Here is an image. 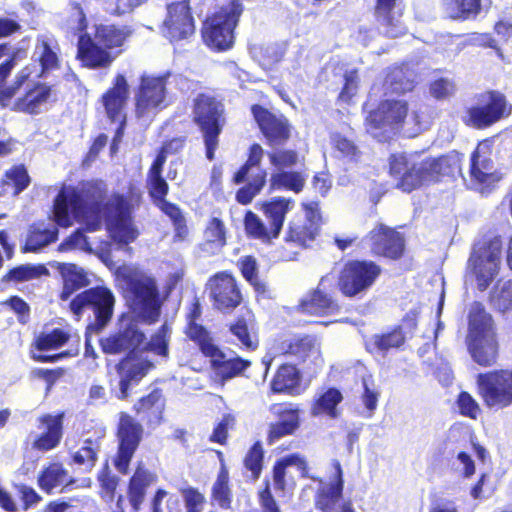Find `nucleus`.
Listing matches in <instances>:
<instances>
[{
	"label": "nucleus",
	"mask_w": 512,
	"mask_h": 512,
	"mask_svg": "<svg viewBox=\"0 0 512 512\" xmlns=\"http://www.w3.org/2000/svg\"><path fill=\"white\" fill-rule=\"evenodd\" d=\"M142 202L143 193L132 181L125 193L113 192L109 197L101 181H83L60 188L53 200L51 219L61 228L72 226L74 219H82L90 231L99 229L103 219L112 239L128 245L139 235L133 214Z\"/></svg>",
	"instance_id": "1"
},
{
	"label": "nucleus",
	"mask_w": 512,
	"mask_h": 512,
	"mask_svg": "<svg viewBox=\"0 0 512 512\" xmlns=\"http://www.w3.org/2000/svg\"><path fill=\"white\" fill-rule=\"evenodd\" d=\"M417 154L395 152L388 157V174L395 188L403 193L409 194L461 174L464 155L456 150L426 157L421 162L416 160Z\"/></svg>",
	"instance_id": "2"
},
{
	"label": "nucleus",
	"mask_w": 512,
	"mask_h": 512,
	"mask_svg": "<svg viewBox=\"0 0 512 512\" xmlns=\"http://www.w3.org/2000/svg\"><path fill=\"white\" fill-rule=\"evenodd\" d=\"M71 5L78 13L77 28L83 32L78 37L76 59L81 67L87 69L109 68L116 57L125 51L133 29L128 25L100 23L94 25L92 34L86 33L87 19L81 4L73 2Z\"/></svg>",
	"instance_id": "3"
},
{
	"label": "nucleus",
	"mask_w": 512,
	"mask_h": 512,
	"mask_svg": "<svg viewBox=\"0 0 512 512\" xmlns=\"http://www.w3.org/2000/svg\"><path fill=\"white\" fill-rule=\"evenodd\" d=\"M16 66V58L10 55L0 63V107L15 113L30 116L39 115L47 105L57 101L54 85L34 81L28 85L23 93L18 96L22 86L28 82L32 75L31 65H25L14 76L11 84H7Z\"/></svg>",
	"instance_id": "4"
},
{
	"label": "nucleus",
	"mask_w": 512,
	"mask_h": 512,
	"mask_svg": "<svg viewBox=\"0 0 512 512\" xmlns=\"http://www.w3.org/2000/svg\"><path fill=\"white\" fill-rule=\"evenodd\" d=\"M189 82L186 76L172 71H165L158 75H141L134 96L136 118H146L167 108L171 103L170 89L174 88L182 92Z\"/></svg>",
	"instance_id": "5"
},
{
	"label": "nucleus",
	"mask_w": 512,
	"mask_h": 512,
	"mask_svg": "<svg viewBox=\"0 0 512 512\" xmlns=\"http://www.w3.org/2000/svg\"><path fill=\"white\" fill-rule=\"evenodd\" d=\"M467 348L472 359L482 367L493 366L498 358L499 344L493 317L484 304L473 301L467 315Z\"/></svg>",
	"instance_id": "6"
},
{
	"label": "nucleus",
	"mask_w": 512,
	"mask_h": 512,
	"mask_svg": "<svg viewBox=\"0 0 512 512\" xmlns=\"http://www.w3.org/2000/svg\"><path fill=\"white\" fill-rule=\"evenodd\" d=\"M115 304L113 291L105 285H96L76 294L69 302V310L76 319H80L86 312L93 314V319L85 328L87 339L91 335H99L107 328L113 319Z\"/></svg>",
	"instance_id": "7"
},
{
	"label": "nucleus",
	"mask_w": 512,
	"mask_h": 512,
	"mask_svg": "<svg viewBox=\"0 0 512 512\" xmlns=\"http://www.w3.org/2000/svg\"><path fill=\"white\" fill-rule=\"evenodd\" d=\"M192 122L201 132L206 158L214 160L219 146V136L226 124L223 100L212 93H198L192 100Z\"/></svg>",
	"instance_id": "8"
},
{
	"label": "nucleus",
	"mask_w": 512,
	"mask_h": 512,
	"mask_svg": "<svg viewBox=\"0 0 512 512\" xmlns=\"http://www.w3.org/2000/svg\"><path fill=\"white\" fill-rule=\"evenodd\" d=\"M502 240L500 236L484 238L474 247L466 264V275L476 284L478 291L485 292L501 269Z\"/></svg>",
	"instance_id": "9"
},
{
	"label": "nucleus",
	"mask_w": 512,
	"mask_h": 512,
	"mask_svg": "<svg viewBox=\"0 0 512 512\" xmlns=\"http://www.w3.org/2000/svg\"><path fill=\"white\" fill-rule=\"evenodd\" d=\"M243 12L241 0H231L203 22V42L214 51H226L234 44V30Z\"/></svg>",
	"instance_id": "10"
},
{
	"label": "nucleus",
	"mask_w": 512,
	"mask_h": 512,
	"mask_svg": "<svg viewBox=\"0 0 512 512\" xmlns=\"http://www.w3.org/2000/svg\"><path fill=\"white\" fill-rule=\"evenodd\" d=\"M247 158L235 171L232 182L243 184L235 193V200L240 205H249L258 196L267 183L268 172L262 167L263 147L255 142L247 150Z\"/></svg>",
	"instance_id": "11"
},
{
	"label": "nucleus",
	"mask_w": 512,
	"mask_h": 512,
	"mask_svg": "<svg viewBox=\"0 0 512 512\" xmlns=\"http://www.w3.org/2000/svg\"><path fill=\"white\" fill-rule=\"evenodd\" d=\"M511 113L512 105L502 92L485 90L465 109L462 122L467 127L484 130L509 117Z\"/></svg>",
	"instance_id": "12"
},
{
	"label": "nucleus",
	"mask_w": 512,
	"mask_h": 512,
	"mask_svg": "<svg viewBox=\"0 0 512 512\" xmlns=\"http://www.w3.org/2000/svg\"><path fill=\"white\" fill-rule=\"evenodd\" d=\"M381 273V266L373 260L349 259L339 272L337 287L345 297H362L376 283Z\"/></svg>",
	"instance_id": "13"
},
{
	"label": "nucleus",
	"mask_w": 512,
	"mask_h": 512,
	"mask_svg": "<svg viewBox=\"0 0 512 512\" xmlns=\"http://www.w3.org/2000/svg\"><path fill=\"white\" fill-rule=\"evenodd\" d=\"M329 481H320L314 493V507L318 512H357L353 501L345 497V480L341 464L335 461Z\"/></svg>",
	"instance_id": "14"
},
{
	"label": "nucleus",
	"mask_w": 512,
	"mask_h": 512,
	"mask_svg": "<svg viewBox=\"0 0 512 512\" xmlns=\"http://www.w3.org/2000/svg\"><path fill=\"white\" fill-rule=\"evenodd\" d=\"M270 350L272 358H291L296 365L321 356V345L315 335L311 334H278L272 341Z\"/></svg>",
	"instance_id": "15"
},
{
	"label": "nucleus",
	"mask_w": 512,
	"mask_h": 512,
	"mask_svg": "<svg viewBox=\"0 0 512 512\" xmlns=\"http://www.w3.org/2000/svg\"><path fill=\"white\" fill-rule=\"evenodd\" d=\"M477 390L484 405L503 409L512 404V369H499L477 375Z\"/></svg>",
	"instance_id": "16"
},
{
	"label": "nucleus",
	"mask_w": 512,
	"mask_h": 512,
	"mask_svg": "<svg viewBox=\"0 0 512 512\" xmlns=\"http://www.w3.org/2000/svg\"><path fill=\"white\" fill-rule=\"evenodd\" d=\"M143 426L127 412L119 413L116 436L118 440L114 466L121 474L128 473L130 462L142 440Z\"/></svg>",
	"instance_id": "17"
},
{
	"label": "nucleus",
	"mask_w": 512,
	"mask_h": 512,
	"mask_svg": "<svg viewBox=\"0 0 512 512\" xmlns=\"http://www.w3.org/2000/svg\"><path fill=\"white\" fill-rule=\"evenodd\" d=\"M250 111L268 147H283L289 142L293 126L285 115L275 114L260 104L251 105Z\"/></svg>",
	"instance_id": "18"
},
{
	"label": "nucleus",
	"mask_w": 512,
	"mask_h": 512,
	"mask_svg": "<svg viewBox=\"0 0 512 512\" xmlns=\"http://www.w3.org/2000/svg\"><path fill=\"white\" fill-rule=\"evenodd\" d=\"M372 256L398 261L405 255L406 238L396 227L377 223L364 237Z\"/></svg>",
	"instance_id": "19"
},
{
	"label": "nucleus",
	"mask_w": 512,
	"mask_h": 512,
	"mask_svg": "<svg viewBox=\"0 0 512 512\" xmlns=\"http://www.w3.org/2000/svg\"><path fill=\"white\" fill-rule=\"evenodd\" d=\"M148 194L154 205L169 217L173 228L174 242H182L186 240L189 234L186 218L182 209L175 203L166 199L169 193V185L167 181L161 177L147 179Z\"/></svg>",
	"instance_id": "20"
},
{
	"label": "nucleus",
	"mask_w": 512,
	"mask_h": 512,
	"mask_svg": "<svg viewBox=\"0 0 512 512\" xmlns=\"http://www.w3.org/2000/svg\"><path fill=\"white\" fill-rule=\"evenodd\" d=\"M161 25L162 35L171 43L187 40L195 34V20L190 0L169 3Z\"/></svg>",
	"instance_id": "21"
},
{
	"label": "nucleus",
	"mask_w": 512,
	"mask_h": 512,
	"mask_svg": "<svg viewBox=\"0 0 512 512\" xmlns=\"http://www.w3.org/2000/svg\"><path fill=\"white\" fill-rule=\"evenodd\" d=\"M154 362L141 351L123 355L115 364V371L119 376V400H126L130 396L132 385H138L153 369Z\"/></svg>",
	"instance_id": "22"
},
{
	"label": "nucleus",
	"mask_w": 512,
	"mask_h": 512,
	"mask_svg": "<svg viewBox=\"0 0 512 512\" xmlns=\"http://www.w3.org/2000/svg\"><path fill=\"white\" fill-rule=\"evenodd\" d=\"M207 288L213 308L218 311L231 312L243 301L238 281L230 271H220L212 275Z\"/></svg>",
	"instance_id": "23"
},
{
	"label": "nucleus",
	"mask_w": 512,
	"mask_h": 512,
	"mask_svg": "<svg viewBox=\"0 0 512 512\" xmlns=\"http://www.w3.org/2000/svg\"><path fill=\"white\" fill-rule=\"evenodd\" d=\"M198 348L203 356L209 358L210 368L221 383L242 376L252 365L249 359L238 355L228 358L224 351L214 343L213 338Z\"/></svg>",
	"instance_id": "24"
},
{
	"label": "nucleus",
	"mask_w": 512,
	"mask_h": 512,
	"mask_svg": "<svg viewBox=\"0 0 512 512\" xmlns=\"http://www.w3.org/2000/svg\"><path fill=\"white\" fill-rule=\"evenodd\" d=\"M158 480L157 474L142 464H138L127 484V496L118 495L111 512H126L127 502L132 512H139L147 490Z\"/></svg>",
	"instance_id": "25"
},
{
	"label": "nucleus",
	"mask_w": 512,
	"mask_h": 512,
	"mask_svg": "<svg viewBox=\"0 0 512 512\" xmlns=\"http://www.w3.org/2000/svg\"><path fill=\"white\" fill-rule=\"evenodd\" d=\"M146 336L135 323L120 326L99 340V346L105 355H120L137 352L144 344Z\"/></svg>",
	"instance_id": "26"
},
{
	"label": "nucleus",
	"mask_w": 512,
	"mask_h": 512,
	"mask_svg": "<svg viewBox=\"0 0 512 512\" xmlns=\"http://www.w3.org/2000/svg\"><path fill=\"white\" fill-rule=\"evenodd\" d=\"M127 287L133 303L152 321L160 315L159 292L155 280L146 275L129 277Z\"/></svg>",
	"instance_id": "27"
},
{
	"label": "nucleus",
	"mask_w": 512,
	"mask_h": 512,
	"mask_svg": "<svg viewBox=\"0 0 512 512\" xmlns=\"http://www.w3.org/2000/svg\"><path fill=\"white\" fill-rule=\"evenodd\" d=\"M409 105L406 100L385 99L371 110L365 124L369 129H399L408 116Z\"/></svg>",
	"instance_id": "28"
},
{
	"label": "nucleus",
	"mask_w": 512,
	"mask_h": 512,
	"mask_svg": "<svg viewBox=\"0 0 512 512\" xmlns=\"http://www.w3.org/2000/svg\"><path fill=\"white\" fill-rule=\"evenodd\" d=\"M302 206L305 211V217L304 219L294 220L289 223L285 241L294 243L301 248H306L318 236L322 217L318 203H306Z\"/></svg>",
	"instance_id": "29"
},
{
	"label": "nucleus",
	"mask_w": 512,
	"mask_h": 512,
	"mask_svg": "<svg viewBox=\"0 0 512 512\" xmlns=\"http://www.w3.org/2000/svg\"><path fill=\"white\" fill-rule=\"evenodd\" d=\"M372 13L385 37L398 38L406 33L403 0H375Z\"/></svg>",
	"instance_id": "30"
},
{
	"label": "nucleus",
	"mask_w": 512,
	"mask_h": 512,
	"mask_svg": "<svg viewBox=\"0 0 512 512\" xmlns=\"http://www.w3.org/2000/svg\"><path fill=\"white\" fill-rule=\"evenodd\" d=\"M278 419L269 424L267 444L272 445L279 439L295 433L300 426V408L291 402L274 403L269 408Z\"/></svg>",
	"instance_id": "31"
},
{
	"label": "nucleus",
	"mask_w": 512,
	"mask_h": 512,
	"mask_svg": "<svg viewBox=\"0 0 512 512\" xmlns=\"http://www.w3.org/2000/svg\"><path fill=\"white\" fill-rule=\"evenodd\" d=\"M491 140L480 141L470 156L469 174L473 183L489 187L499 180L491 158Z\"/></svg>",
	"instance_id": "32"
},
{
	"label": "nucleus",
	"mask_w": 512,
	"mask_h": 512,
	"mask_svg": "<svg viewBox=\"0 0 512 512\" xmlns=\"http://www.w3.org/2000/svg\"><path fill=\"white\" fill-rule=\"evenodd\" d=\"M328 276H323L317 287L301 298L295 310L303 315L327 316L339 312L340 307L331 294L327 293L324 283Z\"/></svg>",
	"instance_id": "33"
},
{
	"label": "nucleus",
	"mask_w": 512,
	"mask_h": 512,
	"mask_svg": "<svg viewBox=\"0 0 512 512\" xmlns=\"http://www.w3.org/2000/svg\"><path fill=\"white\" fill-rule=\"evenodd\" d=\"M39 433L32 442V448L39 452H48L57 448L63 437L64 412L44 414L38 417Z\"/></svg>",
	"instance_id": "34"
},
{
	"label": "nucleus",
	"mask_w": 512,
	"mask_h": 512,
	"mask_svg": "<svg viewBox=\"0 0 512 512\" xmlns=\"http://www.w3.org/2000/svg\"><path fill=\"white\" fill-rule=\"evenodd\" d=\"M129 98V85L123 74H117L112 85L102 94L100 101L109 121L126 117L125 107Z\"/></svg>",
	"instance_id": "35"
},
{
	"label": "nucleus",
	"mask_w": 512,
	"mask_h": 512,
	"mask_svg": "<svg viewBox=\"0 0 512 512\" xmlns=\"http://www.w3.org/2000/svg\"><path fill=\"white\" fill-rule=\"evenodd\" d=\"M302 381L303 375L297 365L285 362L277 367L270 381V390L274 394L299 396L306 388Z\"/></svg>",
	"instance_id": "36"
},
{
	"label": "nucleus",
	"mask_w": 512,
	"mask_h": 512,
	"mask_svg": "<svg viewBox=\"0 0 512 512\" xmlns=\"http://www.w3.org/2000/svg\"><path fill=\"white\" fill-rule=\"evenodd\" d=\"M132 410L148 426L159 425L163 420L165 398L162 389L154 388L150 393L140 397Z\"/></svg>",
	"instance_id": "37"
},
{
	"label": "nucleus",
	"mask_w": 512,
	"mask_h": 512,
	"mask_svg": "<svg viewBox=\"0 0 512 512\" xmlns=\"http://www.w3.org/2000/svg\"><path fill=\"white\" fill-rule=\"evenodd\" d=\"M293 204L294 201L292 199L281 196L258 203L259 209L265 216L267 225L275 238L280 235L286 215L291 210Z\"/></svg>",
	"instance_id": "38"
},
{
	"label": "nucleus",
	"mask_w": 512,
	"mask_h": 512,
	"mask_svg": "<svg viewBox=\"0 0 512 512\" xmlns=\"http://www.w3.org/2000/svg\"><path fill=\"white\" fill-rule=\"evenodd\" d=\"M74 483L69 476L68 470L61 462H51L38 473L37 485L47 495L52 494L55 489L66 488Z\"/></svg>",
	"instance_id": "39"
},
{
	"label": "nucleus",
	"mask_w": 512,
	"mask_h": 512,
	"mask_svg": "<svg viewBox=\"0 0 512 512\" xmlns=\"http://www.w3.org/2000/svg\"><path fill=\"white\" fill-rule=\"evenodd\" d=\"M202 315V307L198 297H194L188 305L186 313L185 335L198 347L212 339L210 331L197 321Z\"/></svg>",
	"instance_id": "40"
},
{
	"label": "nucleus",
	"mask_w": 512,
	"mask_h": 512,
	"mask_svg": "<svg viewBox=\"0 0 512 512\" xmlns=\"http://www.w3.org/2000/svg\"><path fill=\"white\" fill-rule=\"evenodd\" d=\"M390 94L404 95L415 88L414 72L406 65L390 67L384 79Z\"/></svg>",
	"instance_id": "41"
},
{
	"label": "nucleus",
	"mask_w": 512,
	"mask_h": 512,
	"mask_svg": "<svg viewBox=\"0 0 512 512\" xmlns=\"http://www.w3.org/2000/svg\"><path fill=\"white\" fill-rule=\"evenodd\" d=\"M61 276L63 280L62 290L59 293L61 301H67L78 290L89 285L87 273L84 269L79 268L75 264H66L61 268Z\"/></svg>",
	"instance_id": "42"
},
{
	"label": "nucleus",
	"mask_w": 512,
	"mask_h": 512,
	"mask_svg": "<svg viewBox=\"0 0 512 512\" xmlns=\"http://www.w3.org/2000/svg\"><path fill=\"white\" fill-rule=\"evenodd\" d=\"M306 183L305 175L296 170H277L270 175L269 191H292L298 194Z\"/></svg>",
	"instance_id": "43"
},
{
	"label": "nucleus",
	"mask_w": 512,
	"mask_h": 512,
	"mask_svg": "<svg viewBox=\"0 0 512 512\" xmlns=\"http://www.w3.org/2000/svg\"><path fill=\"white\" fill-rule=\"evenodd\" d=\"M31 183L28 170L24 164H15L7 169L1 179L0 187L4 193L11 192L12 195H19L26 190Z\"/></svg>",
	"instance_id": "44"
},
{
	"label": "nucleus",
	"mask_w": 512,
	"mask_h": 512,
	"mask_svg": "<svg viewBox=\"0 0 512 512\" xmlns=\"http://www.w3.org/2000/svg\"><path fill=\"white\" fill-rule=\"evenodd\" d=\"M58 240V228H41L38 224L29 227L22 253L38 252Z\"/></svg>",
	"instance_id": "45"
},
{
	"label": "nucleus",
	"mask_w": 512,
	"mask_h": 512,
	"mask_svg": "<svg viewBox=\"0 0 512 512\" xmlns=\"http://www.w3.org/2000/svg\"><path fill=\"white\" fill-rule=\"evenodd\" d=\"M100 450L101 438L88 437L84 439L82 445L71 454L72 463L83 467L84 471L90 472L96 466Z\"/></svg>",
	"instance_id": "46"
},
{
	"label": "nucleus",
	"mask_w": 512,
	"mask_h": 512,
	"mask_svg": "<svg viewBox=\"0 0 512 512\" xmlns=\"http://www.w3.org/2000/svg\"><path fill=\"white\" fill-rule=\"evenodd\" d=\"M343 401V395L338 388L330 387L319 395L311 404V415H327L330 418H337L339 412L337 406Z\"/></svg>",
	"instance_id": "47"
},
{
	"label": "nucleus",
	"mask_w": 512,
	"mask_h": 512,
	"mask_svg": "<svg viewBox=\"0 0 512 512\" xmlns=\"http://www.w3.org/2000/svg\"><path fill=\"white\" fill-rule=\"evenodd\" d=\"M230 477L226 466L220 467L217 478L211 488V501L221 509L231 508L232 491L229 485Z\"/></svg>",
	"instance_id": "48"
},
{
	"label": "nucleus",
	"mask_w": 512,
	"mask_h": 512,
	"mask_svg": "<svg viewBox=\"0 0 512 512\" xmlns=\"http://www.w3.org/2000/svg\"><path fill=\"white\" fill-rule=\"evenodd\" d=\"M228 327L229 332L237 339L240 349L254 351L258 348V336L250 330L247 320L243 316L237 317Z\"/></svg>",
	"instance_id": "49"
},
{
	"label": "nucleus",
	"mask_w": 512,
	"mask_h": 512,
	"mask_svg": "<svg viewBox=\"0 0 512 512\" xmlns=\"http://www.w3.org/2000/svg\"><path fill=\"white\" fill-rule=\"evenodd\" d=\"M300 464H305V461L296 453L289 454L275 461L271 471L275 491L284 492L287 489L288 467Z\"/></svg>",
	"instance_id": "50"
},
{
	"label": "nucleus",
	"mask_w": 512,
	"mask_h": 512,
	"mask_svg": "<svg viewBox=\"0 0 512 512\" xmlns=\"http://www.w3.org/2000/svg\"><path fill=\"white\" fill-rule=\"evenodd\" d=\"M243 225L246 235L251 239L269 242L276 239L269 226L253 211L247 210L244 214Z\"/></svg>",
	"instance_id": "51"
},
{
	"label": "nucleus",
	"mask_w": 512,
	"mask_h": 512,
	"mask_svg": "<svg viewBox=\"0 0 512 512\" xmlns=\"http://www.w3.org/2000/svg\"><path fill=\"white\" fill-rule=\"evenodd\" d=\"M35 53L37 54V61L40 65L39 76H43L60 68L58 53L47 40L43 39L37 42Z\"/></svg>",
	"instance_id": "52"
},
{
	"label": "nucleus",
	"mask_w": 512,
	"mask_h": 512,
	"mask_svg": "<svg viewBox=\"0 0 512 512\" xmlns=\"http://www.w3.org/2000/svg\"><path fill=\"white\" fill-rule=\"evenodd\" d=\"M372 340L378 351L387 352L400 348L405 343L406 336L402 327L397 325L385 332L373 335Z\"/></svg>",
	"instance_id": "53"
},
{
	"label": "nucleus",
	"mask_w": 512,
	"mask_h": 512,
	"mask_svg": "<svg viewBox=\"0 0 512 512\" xmlns=\"http://www.w3.org/2000/svg\"><path fill=\"white\" fill-rule=\"evenodd\" d=\"M237 266L242 277L254 288L256 292H266L267 286L258 276V263L253 255H245L239 258Z\"/></svg>",
	"instance_id": "54"
},
{
	"label": "nucleus",
	"mask_w": 512,
	"mask_h": 512,
	"mask_svg": "<svg viewBox=\"0 0 512 512\" xmlns=\"http://www.w3.org/2000/svg\"><path fill=\"white\" fill-rule=\"evenodd\" d=\"M489 301L501 313L512 309V279L499 280L489 294Z\"/></svg>",
	"instance_id": "55"
},
{
	"label": "nucleus",
	"mask_w": 512,
	"mask_h": 512,
	"mask_svg": "<svg viewBox=\"0 0 512 512\" xmlns=\"http://www.w3.org/2000/svg\"><path fill=\"white\" fill-rule=\"evenodd\" d=\"M70 339L68 332L61 328L40 333L33 341V346L39 351L55 350L64 346Z\"/></svg>",
	"instance_id": "56"
},
{
	"label": "nucleus",
	"mask_w": 512,
	"mask_h": 512,
	"mask_svg": "<svg viewBox=\"0 0 512 512\" xmlns=\"http://www.w3.org/2000/svg\"><path fill=\"white\" fill-rule=\"evenodd\" d=\"M204 240L211 248L221 249L226 245V228L220 218L212 217L208 220L204 229Z\"/></svg>",
	"instance_id": "57"
},
{
	"label": "nucleus",
	"mask_w": 512,
	"mask_h": 512,
	"mask_svg": "<svg viewBox=\"0 0 512 512\" xmlns=\"http://www.w3.org/2000/svg\"><path fill=\"white\" fill-rule=\"evenodd\" d=\"M140 351L143 354L145 351H151L154 354L167 357L169 354V329L164 324L162 325L155 334L152 335L150 341H144V344L140 347Z\"/></svg>",
	"instance_id": "58"
},
{
	"label": "nucleus",
	"mask_w": 512,
	"mask_h": 512,
	"mask_svg": "<svg viewBox=\"0 0 512 512\" xmlns=\"http://www.w3.org/2000/svg\"><path fill=\"white\" fill-rule=\"evenodd\" d=\"M269 163L277 170L292 168L299 162V154L294 149L271 148L267 152Z\"/></svg>",
	"instance_id": "59"
},
{
	"label": "nucleus",
	"mask_w": 512,
	"mask_h": 512,
	"mask_svg": "<svg viewBox=\"0 0 512 512\" xmlns=\"http://www.w3.org/2000/svg\"><path fill=\"white\" fill-rule=\"evenodd\" d=\"M264 450L259 441L253 443L244 456L243 464L253 480L259 479L263 470Z\"/></svg>",
	"instance_id": "60"
},
{
	"label": "nucleus",
	"mask_w": 512,
	"mask_h": 512,
	"mask_svg": "<svg viewBox=\"0 0 512 512\" xmlns=\"http://www.w3.org/2000/svg\"><path fill=\"white\" fill-rule=\"evenodd\" d=\"M186 512H203L206 504L205 495L198 488L188 486L180 489Z\"/></svg>",
	"instance_id": "61"
},
{
	"label": "nucleus",
	"mask_w": 512,
	"mask_h": 512,
	"mask_svg": "<svg viewBox=\"0 0 512 512\" xmlns=\"http://www.w3.org/2000/svg\"><path fill=\"white\" fill-rule=\"evenodd\" d=\"M344 83L338 94V101L350 104L353 97L357 94L359 87V75L357 69L346 71L343 75Z\"/></svg>",
	"instance_id": "62"
},
{
	"label": "nucleus",
	"mask_w": 512,
	"mask_h": 512,
	"mask_svg": "<svg viewBox=\"0 0 512 512\" xmlns=\"http://www.w3.org/2000/svg\"><path fill=\"white\" fill-rule=\"evenodd\" d=\"M455 83L453 80L440 77L429 83V92L436 100H446L454 95Z\"/></svg>",
	"instance_id": "63"
},
{
	"label": "nucleus",
	"mask_w": 512,
	"mask_h": 512,
	"mask_svg": "<svg viewBox=\"0 0 512 512\" xmlns=\"http://www.w3.org/2000/svg\"><path fill=\"white\" fill-rule=\"evenodd\" d=\"M148 0H112L106 7V12L113 17H122L132 13Z\"/></svg>",
	"instance_id": "64"
}]
</instances>
